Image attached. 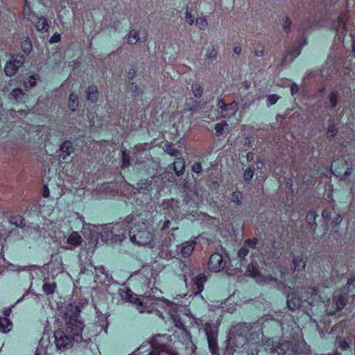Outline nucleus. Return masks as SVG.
<instances>
[{
  "instance_id": "774afa93",
  "label": "nucleus",
  "mask_w": 355,
  "mask_h": 355,
  "mask_svg": "<svg viewBox=\"0 0 355 355\" xmlns=\"http://www.w3.org/2000/svg\"><path fill=\"white\" fill-rule=\"evenodd\" d=\"M322 216L324 219L329 220L331 217V211L329 209H324L322 213Z\"/></svg>"
},
{
  "instance_id": "f8f14e48",
  "label": "nucleus",
  "mask_w": 355,
  "mask_h": 355,
  "mask_svg": "<svg viewBox=\"0 0 355 355\" xmlns=\"http://www.w3.org/2000/svg\"><path fill=\"white\" fill-rule=\"evenodd\" d=\"M146 40L147 32L146 31L141 32L136 29H132L128 35L127 43L130 45H134L137 42H144Z\"/></svg>"
},
{
  "instance_id": "f704fd0d",
  "label": "nucleus",
  "mask_w": 355,
  "mask_h": 355,
  "mask_svg": "<svg viewBox=\"0 0 355 355\" xmlns=\"http://www.w3.org/2000/svg\"><path fill=\"white\" fill-rule=\"evenodd\" d=\"M9 221L12 225H15V226L19 227H22L25 226L24 219L21 216H11Z\"/></svg>"
},
{
  "instance_id": "a878e982",
  "label": "nucleus",
  "mask_w": 355,
  "mask_h": 355,
  "mask_svg": "<svg viewBox=\"0 0 355 355\" xmlns=\"http://www.w3.org/2000/svg\"><path fill=\"white\" fill-rule=\"evenodd\" d=\"M338 129L336 128L335 121L333 119H329L328 121V127H327V138L329 139H334L337 135Z\"/></svg>"
},
{
  "instance_id": "5fc2aeb1",
  "label": "nucleus",
  "mask_w": 355,
  "mask_h": 355,
  "mask_svg": "<svg viewBox=\"0 0 355 355\" xmlns=\"http://www.w3.org/2000/svg\"><path fill=\"white\" fill-rule=\"evenodd\" d=\"M254 175V169L251 168L250 167L246 168L243 173V178L245 180L249 181L250 180Z\"/></svg>"
},
{
  "instance_id": "393cba45",
  "label": "nucleus",
  "mask_w": 355,
  "mask_h": 355,
  "mask_svg": "<svg viewBox=\"0 0 355 355\" xmlns=\"http://www.w3.org/2000/svg\"><path fill=\"white\" fill-rule=\"evenodd\" d=\"M98 97V92L96 86L91 85L87 90V98L91 103H95Z\"/></svg>"
},
{
  "instance_id": "6e6d98bb",
  "label": "nucleus",
  "mask_w": 355,
  "mask_h": 355,
  "mask_svg": "<svg viewBox=\"0 0 355 355\" xmlns=\"http://www.w3.org/2000/svg\"><path fill=\"white\" fill-rule=\"evenodd\" d=\"M24 15L29 19L30 17H32V15L33 14H35L34 12H32L31 11V8H30V6L29 5H28V1L27 0H25V2H24Z\"/></svg>"
},
{
  "instance_id": "13d9d810",
  "label": "nucleus",
  "mask_w": 355,
  "mask_h": 355,
  "mask_svg": "<svg viewBox=\"0 0 355 355\" xmlns=\"http://www.w3.org/2000/svg\"><path fill=\"white\" fill-rule=\"evenodd\" d=\"M56 285L55 283L53 284H47L46 283V295H49L50 294H53Z\"/></svg>"
},
{
  "instance_id": "412c9836",
  "label": "nucleus",
  "mask_w": 355,
  "mask_h": 355,
  "mask_svg": "<svg viewBox=\"0 0 355 355\" xmlns=\"http://www.w3.org/2000/svg\"><path fill=\"white\" fill-rule=\"evenodd\" d=\"M306 44H307V40L306 38H303V42L300 44L299 46L293 47L288 52V56H291V60L293 61L294 59H295L301 53L302 49L303 46H304Z\"/></svg>"
},
{
  "instance_id": "a18cd8bd",
  "label": "nucleus",
  "mask_w": 355,
  "mask_h": 355,
  "mask_svg": "<svg viewBox=\"0 0 355 355\" xmlns=\"http://www.w3.org/2000/svg\"><path fill=\"white\" fill-rule=\"evenodd\" d=\"M122 161H123V164H122L123 168H126L130 166V155H128V153H126L125 150H123L122 152Z\"/></svg>"
},
{
  "instance_id": "09e8293b",
  "label": "nucleus",
  "mask_w": 355,
  "mask_h": 355,
  "mask_svg": "<svg viewBox=\"0 0 355 355\" xmlns=\"http://www.w3.org/2000/svg\"><path fill=\"white\" fill-rule=\"evenodd\" d=\"M36 80L37 78L35 76H31L24 81V85L26 87L32 88L36 85Z\"/></svg>"
},
{
  "instance_id": "ea45409f",
  "label": "nucleus",
  "mask_w": 355,
  "mask_h": 355,
  "mask_svg": "<svg viewBox=\"0 0 355 355\" xmlns=\"http://www.w3.org/2000/svg\"><path fill=\"white\" fill-rule=\"evenodd\" d=\"M130 91L132 93V96L135 98H139L143 94V89L135 83H132L130 86Z\"/></svg>"
},
{
  "instance_id": "5701e85b",
  "label": "nucleus",
  "mask_w": 355,
  "mask_h": 355,
  "mask_svg": "<svg viewBox=\"0 0 355 355\" xmlns=\"http://www.w3.org/2000/svg\"><path fill=\"white\" fill-rule=\"evenodd\" d=\"M29 21L35 24L37 31L42 33V31L44 29V18L42 16L39 17L36 14H33L29 18Z\"/></svg>"
},
{
  "instance_id": "e2e57ef3",
  "label": "nucleus",
  "mask_w": 355,
  "mask_h": 355,
  "mask_svg": "<svg viewBox=\"0 0 355 355\" xmlns=\"http://www.w3.org/2000/svg\"><path fill=\"white\" fill-rule=\"evenodd\" d=\"M343 219V217L341 214H338L337 216L332 220V225L334 226H337L340 224Z\"/></svg>"
},
{
  "instance_id": "1a4fd4ad",
  "label": "nucleus",
  "mask_w": 355,
  "mask_h": 355,
  "mask_svg": "<svg viewBox=\"0 0 355 355\" xmlns=\"http://www.w3.org/2000/svg\"><path fill=\"white\" fill-rule=\"evenodd\" d=\"M347 297L345 294H338L329 300L326 304V312L328 315H332L340 311L346 305Z\"/></svg>"
},
{
  "instance_id": "f3484780",
  "label": "nucleus",
  "mask_w": 355,
  "mask_h": 355,
  "mask_svg": "<svg viewBox=\"0 0 355 355\" xmlns=\"http://www.w3.org/2000/svg\"><path fill=\"white\" fill-rule=\"evenodd\" d=\"M318 217V213L313 209H311L307 212L306 216V221L307 225L309 227V232H311L312 234L315 233L316 227L318 226L317 223L315 221Z\"/></svg>"
},
{
  "instance_id": "8fccbe9b",
  "label": "nucleus",
  "mask_w": 355,
  "mask_h": 355,
  "mask_svg": "<svg viewBox=\"0 0 355 355\" xmlns=\"http://www.w3.org/2000/svg\"><path fill=\"white\" fill-rule=\"evenodd\" d=\"M279 98L280 97L277 94L269 95L266 98L267 105L269 107L275 105L277 103V101L279 99Z\"/></svg>"
},
{
  "instance_id": "20e7f679",
  "label": "nucleus",
  "mask_w": 355,
  "mask_h": 355,
  "mask_svg": "<svg viewBox=\"0 0 355 355\" xmlns=\"http://www.w3.org/2000/svg\"><path fill=\"white\" fill-rule=\"evenodd\" d=\"M169 337L167 334L153 336L148 342L142 343L135 355H180L178 352L171 351Z\"/></svg>"
},
{
  "instance_id": "2f4dec72",
  "label": "nucleus",
  "mask_w": 355,
  "mask_h": 355,
  "mask_svg": "<svg viewBox=\"0 0 355 355\" xmlns=\"http://www.w3.org/2000/svg\"><path fill=\"white\" fill-rule=\"evenodd\" d=\"M164 150L165 152L171 155V156H174V157H178L179 155H180L181 154V152L180 150L175 148L174 146H173V144H166L164 145Z\"/></svg>"
},
{
  "instance_id": "c03bdc74",
  "label": "nucleus",
  "mask_w": 355,
  "mask_h": 355,
  "mask_svg": "<svg viewBox=\"0 0 355 355\" xmlns=\"http://www.w3.org/2000/svg\"><path fill=\"white\" fill-rule=\"evenodd\" d=\"M243 196L239 191H234L232 194L231 200L232 202L236 203L238 206L241 205V199Z\"/></svg>"
},
{
  "instance_id": "c756f323",
  "label": "nucleus",
  "mask_w": 355,
  "mask_h": 355,
  "mask_svg": "<svg viewBox=\"0 0 355 355\" xmlns=\"http://www.w3.org/2000/svg\"><path fill=\"white\" fill-rule=\"evenodd\" d=\"M12 327V322L6 318L0 317V331L6 333L10 331Z\"/></svg>"
},
{
  "instance_id": "f03ea898",
  "label": "nucleus",
  "mask_w": 355,
  "mask_h": 355,
  "mask_svg": "<svg viewBox=\"0 0 355 355\" xmlns=\"http://www.w3.org/2000/svg\"><path fill=\"white\" fill-rule=\"evenodd\" d=\"M128 224V236L130 241L138 245L150 244L153 234L149 229V223L142 214H131L125 218Z\"/></svg>"
},
{
  "instance_id": "aec40b11",
  "label": "nucleus",
  "mask_w": 355,
  "mask_h": 355,
  "mask_svg": "<svg viewBox=\"0 0 355 355\" xmlns=\"http://www.w3.org/2000/svg\"><path fill=\"white\" fill-rule=\"evenodd\" d=\"M94 269L96 271L95 281L99 282L100 283H104L105 280L108 281V275L105 271V268L103 266H94Z\"/></svg>"
},
{
  "instance_id": "2eb2a0df",
  "label": "nucleus",
  "mask_w": 355,
  "mask_h": 355,
  "mask_svg": "<svg viewBox=\"0 0 355 355\" xmlns=\"http://www.w3.org/2000/svg\"><path fill=\"white\" fill-rule=\"evenodd\" d=\"M332 26L337 33V36L340 39L343 36H345L347 32V28L345 26V17L343 15H340L335 21Z\"/></svg>"
},
{
  "instance_id": "a19ab883",
  "label": "nucleus",
  "mask_w": 355,
  "mask_h": 355,
  "mask_svg": "<svg viewBox=\"0 0 355 355\" xmlns=\"http://www.w3.org/2000/svg\"><path fill=\"white\" fill-rule=\"evenodd\" d=\"M228 126L226 121H223L221 123H218L215 125L216 134L217 136H220L224 132V128Z\"/></svg>"
},
{
  "instance_id": "052dcab7",
  "label": "nucleus",
  "mask_w": 355,
  "mask_h": 355,
  "mask_svg": "<svg viewBox=\"0 0 355 355\" xmlns=\"http://www.w3.org/2000/svg\"><path fill=\"white\" fill-rule=\"evenodd\" d=\"M90 268H94V266L92 264V263H89L87 264V266H83L80 268V273L81 274H87L89 272H91L93 274V272L90 269Z\"/></svg>"
},
{
  "instance_id": "e433bc0d",
  "label": "nucleus",
  "mask_w": 355,
  "mask_h": 355,
  "mask_svg": "<svg viewBox=\"0 0 355 355\" xmlns=\"http://www.w3.org/2000/svg\"><path fill=\"white\" fill-rule=\"evenodd\" d=\"M196 26L201 31H205L208 26V21L205 17H198L196 20Z\"/></svg>"
},
{
  "instance_id": "f257e3e1",
  "label": "nucleus",
  "mask_w": 355,
  "mask_h": 355,
  "mask_svg": "<svg viewBox=\"0 0 355 355\" xmlns=\"http://www.w3.org/2000/svg\"><path fill=\"white\" fill-rule=\"evenodd\" d=\"M83 306L78 303H71L64 309V318L66 324V331H55L53 337L49 338V342L53 340L58 350L69 349L73 343L87 342L83 338L82 331L85 327L80 313Z\"/></svg>"
},
{
  "instance_id": "bf43d9fd",
  "label": "nucleus",
  "mask_w": 355,
  "mask_h": 355,
  "mask_svg": "<svg viewBox=\"0 0 355 355\" xmlns=\"http://www.w3.org/2000/svg\"><path fill=\"white\" fill-rule=\"evenodd\" d=\"M265 282L267 283L272 284L275 286H277L280 282L277 278L272 277L271 275H268L265 278Z\"/></svg>"
},
{
  "instance_id": "680f3d73",
  "label": "nucleus",
  "mask_w": 355,
  "mask_h": 355,
  "mask_svg": "<svg viewBox=\"0 0 355 355\" xmlns=\"http://www.w3.org/2000/svg\"><path fill=\"white\" fill-rule=\"evenodd\" d=\"M306 293L311 297L316 296L318 295V289L315 287H309Z\"/></svg>"
},
{
  "instance_id": "3c124183",
  "label": "nucleus",
  "mask_w": 355,
  "mask_h": 355,
  "mask_svg": "<svg viewBox=\"0 0 355 355\" xmlns=\"http://www.w3.org/2000/svg\"><path fill=\"white\" fill-rule=\"evenodd\" d=\"M292 25V21H291L288 17H285L283 20V28L286 33H288L291 31V27Z\"/></svg>"
},
{
  "instance_id": "6ab92c4d",
  "label": "nucleus",
  "mask_w": 355,
  "mask_h": 355,
  "mask_svg": "<svg viewBox=\"0 0 355 355\" xmlns=\"http://www.w3.org/2000/svg\"><path fill=\"white\" fill-rule=\"evenodd\" d=\"M277 346V341L272 338H266L263 341L264 350L271 355H275V349Z\"/></svg>"
},
{
  "instance_id": "4468645a",
  "label": "nucleus",
  "mask_w": 355,
  "mask_h": 355,
  "mask_svg": "<svg viewBox=\"0 0 355 355\" xmlns=\"http://www.w3.org/2000/svg\"><path fill=\"white\" fill-rule=\"evenodd\" d=\"M196 242L191 240L183 243L182 245H177V251L183 257H189L193 252Z\"/></svg>"
},
{
  "instance_id": "58836bf2",
  "label": "nucleus",
  "mask_w": 355,
  "mask_h": 355,
  "mask_svg": "<svg viewBox=\"0 0 355 355\" xmlns=\"http://www.w3.org/2000/svg\"><path fill=\"white\" fill-rule=\"evenodd\" d=\"M10 60L13 62V64L19 69L24 63L25 58L23 55L17 54L12 56Z\"/></svg>"
},
{
  "instance_id": "bb28decb",
  "label": "nucleus",
  "mask_w": 355,
  "mask_h": 355,
  "mask_svg": "<svg viewBox=\"0 0 355 355\" xmlns=\"http://www.w3.org/2000/svg\"><path fill=\"white\" fill-rule=\"evenodd\" d=\"M293 268L295 270H302L304 269L306 266V259L295 256L293 259Z\"/></svg>"
},
{
  "instance_id": "dca6fc26",
  "label": "nucleus",
  "mask_w": 355,
  "mask_h": 355,
  "mask_svg": "<svg viewBox=\"0 0 355 355\" xmlns=\"http://www.w3.org/2000/svg\"><path fill=\"white\" fill-rule=\"evenodd\" d=\"M74 150L73 145L70 141L62 142L60 146L59 157L66 159Z\"/></svg>"
},
{
  "instance_id": "49530a36",
  "label": "nucleus",
  "mask_w": 355,
  "mask_h": 355,
  "mask_svg": "<svg viewBox=\"0 0 355 355\" xmlns=\"http://www.w3.org/2000/svg\"><path fill=\"white\" fill-rule=\"evenodd\" d=\"M248 253V249L245 246H243L237 251V256L241 261H243Z\"/></svg>"
},
{
  "instance_id": "72a5a7b5",
  "label": "nucleus",
  "mask_w": 355,
  "mask_h": 355,
  "mask_svg": "<svg viewBox=\"0 0 355 355\" xmlns=\"http://www.w3.org/2000/svg\"><path fill=\"white\" fill-rule=\"evenodd\" d=\"M218 51L216 49L214 46H211L207 49V53L205 55V60H207L209 62H212L216 59Z\"/></svg>"
},
{
  "instance_id": "b1692460",
  "label": "nucleus",
  "mask_w": 355,
  "mask_h": 355,
  "mask_svg": "<svg viewBox=\"0 0 355 355\" xmlns=\"http://www.w3.org/2000/svg\"><path fill=\"white\" fill-rule=\"evenodd\" d=\"M291 347V343L288 341L279 342L275 349L276 355H286Z\"/></svg>"
},
{
  "instance_id": "69168bd1",
  "label": "nucleus",
  "mask_w": 355,
  "mask_h": 355,
  "mask_svg": "<svg viewBox=\"0 0 355 355\" xmlns=\"http://www.w3.org/2000/svg\"><path fill=\"white\" fill-rule=\"evenodd\" d=\"M60 35L58 33H55L49 40V42L51 44H53L58 42L60 40Z\"/></svg>"
},
{
  "instance_id": "864d4df0",
  "label": "nucleus",
  "mask_w": 355,
  "mask_h": 355,
  "mask_svg": "<svg viewBox=\"0 0 355 355\" xmlns=\"http://www.w3.org/2000/svg\"><path fill=\"white\" fill-rule=\"evenodd\" d=\"M258 243V239L257 238H253L252 239H246L244 241V245L246 246H248L252 249L256 248L257 245Z\"/></svg>"
},
{
  "instance_id": "39448f33",
  "label": "nucleus",
  "mask_w": 355,
  "mask_h": 355,
  "mask_svg": "<svg viewBox=\"0 0 355 355\" xmlns=\"http://www.w3.org/2000/svg\"><path fill=\"white\" fill-rule=\"evenodd\" d=\"M125 222L116 223L105 227L102 233V238L112 243L121 242L126 238L127 231H129L128 224Z\"/></svg>"
},
{
  "instance_id": "0eeeda50",
  "label": "nucleus",
  "mask_w": 355,
  "mask_h": 355,
  "mask_svg": "<svg viewBox=\"0 0 355 355\" xmlns=\"http://www.w3.org/2000/svg\"><path fill=\"white\" fill-rule=\"evenodd\" d=\"M251 329L250 324L238 323L231 329L228 339L234 341L237 347H243L248 343V336Z\"/></svg>"
},
{
  "instance_id": "6e6552de",
  "label": "nucleus",
  "mask_w": 355,
  "mask_h": 355,
  "mask_svg": "<svg viewBox=\"0 0 355 355\" xmlns=\"http://www.w3.org/2000/svg\"><path fill=\"white\" fill-rule=\"evenodd\" d=\"M119 295L123 300L135 304L137 310L141 313H152L153 311L154 307L147 305L148 301L146 302L141 301L137 295L128 288H120L119 290Z\"/></svg>"
},
{
  "instance_id": "9d476101",
  "label": "nucleus",
  "mask_w": 355,
  "mask_h": 355,
  "mask_svg": "<svg viewBox=\"0 0 355 355\" xmlns=\"http://www.w3.org/2000/svg\"><path fill=\"white\" fill-rule=\"evenodd\" d=\"M239 109V104L236 101L225 103L222 98L218 99V110L223 118H230L234 116Z\"/></svg>"
},
{
  "instance_id": "0e129e2a",
  "label": "nucleus",
  "mask_w": 355,
  "mask_h": 355,
  "mask_svg": "<svg viewBox=\"0 0 355 355\" xmlns=\"http://www.w3.org/2000/svg\"><path fill=\"white\" fill-rule=\"evenodd\" d=\"M202 170V166L200 162H196L192 166V171L194 173H200Z\"/></svg>"
},
{
  "instance_id": "c9c22d12",
  "label": "nucleus",
  "mask_w": 355,
  "mask_h": 355,
  "mask_svg": "<svg viewBox=\"0 0 355 355\" xmlns=\"http://www.w3.org/2000/svg\"><path fill=\"white\" fill-rule=\"evenodd\" d=\"M203 87L199 83H193L191 85V92L196 98H200L203 93Z\"/></svg>"
},
{
  "instance_id": "9b49d317",
  "label": "nucleus",
  "mask_w": 355,
  "mask_h": 355,
  "mask_svg": "<svg viewBox=\"0 0 355 355\" xmlns=\"http://www.w3.org/2000/svg\"><path fill=\"white\" fill-rule=\"evenodd\" d=\"M226 262L224 261L221 254L214 252L209 258L208 268L211 272H219L225 268Z\"/></svg>"
},
{
  "instance_id": "473e14b6",
  "label": "nucleus",
  "mask_w": 355,
  "mask_h": 355,
  "mask_svg": "<svg viewBox=\"0 0 355 355\" xmlns=\"http://www.w3.org/2000/svg\"><path fill=\"white\" fill-rule=\"evenodd\" d=\"M246 273L252 277H257L259 276V269H258V266L257 264H255V263H250L248 264V268H247V270H246Z\"/></svg>"
},
{
  "instance_id": "c85d7f7f",
  "label": "nucleus",
  "mask_w": 355,
  "mask_h": 355,
  "mask_svg": "<svg viewBox=\"0 0 355 355\" xmlns=\"http://www.w3.org/2000/svg\"><path fill=\"white\" fill-rule=\"evenodd\" d=\"M78 105H79V103H78V95L74 92H71L69 97L68 106H69V109L72 112H74L76 110V108L78 107Z\"/></svg>"
},
{
  "instance_id": "603ef678",
  "label": "nucleus",
  "mask_w": 355,
  "mask_h": 355,
  "mask_svg": "<svg viewBox=\"0 0 355 355\" xmlns=\"http://www.w3.org/2000/svg\"><path fill=\"white\" fill-rule=\"evenodd\" d=\"M185 21L190 25H193L194 23V17L191 13V11L187 8L185 12Z\"/></svg>"
},
{
  "instance_id": "79ce46f5",
  "label": "nucleus",
  "mask_w": 355,
  "mask_h": 355,
  "mask_svg": "<svg viewBox=\"0 0 355 355\" xmlns=\"http://www.w3.org/2000/svg\"><path fill=\"white\" fill-rule=\"evenodd\" d=\"M346 289L348 293L354 295V291L355 290V275L352 276L346 284Z\"/></svg>"
},
{
  "instance_id": "4c0bfd02",
  "label": "nucleus",
  "mask_w": 355,
  "mask_h": 355,
  "mask_svg": "<svg viewBox=\"0 0 355 355\" xmlns=\"http://www.w3.org/2000/svg\"><path fill=\"white\" fill-rule=\"evenodd\" d=\"M152 185V181L150 180H141L137 184V189L139 190L147 191Z\"/></svg>"
},
{
  "instance_id": "4d7b16f0",
  "label": "nucleus",
  "mask_w": 355,
  "mask_h": 355,
  "mask_svg": "<svg viewBox=\"0 0 355 355\" xmlns=\"http://www.w3.org/2000/svg\"><path fill=\"white\" fill-rule=\"evenodd\" d=\"M263 51H264V46L259 43L257 45L255 50H254V55L257 57H261L263 55Z\"/></svg>"
},
{
  "instance_id": "4be33fe9",
  "label": "nucleus",
  "mask_w": 355,
  "mask_h": 355,
  "mask_svg": "<svg viewBox=\"0 0 355 355\" xmlns=\"http://www.w3.org/2000/svg\"><path fill=\"white\" fill-rule=\"evenodd\" d=\"M173 170L177 175L180 177L183 175L184 172L185 163L184 159L181 157H177L175 162H173Z\"/></svg>"
},
{
  "instance_id": "7c9ffc66",
  "label": "nucleus",
  "mask_w": 355,
  "mask_h": 355,
  "mask_svg": "<svg viewBox=\"0 0 355 355\" xmlns=\"http://www.w3.org/2000/svg\"><path fill=\"white\" fill-rule=\"evenodd\" d=\"M18 70V68L13 64V62L9 60L6 62L4 71L6 74L8 76H12L15 75Z\"/></svg>"
},
{
  "instance_id": "338daca9",
  "label": "nucleus",
  "mask_w": 355,
  "mask_h": 355,
  "mask_svg": "<svg viewBox=\"0 0 355 355\" xmlns=\"http://www.w3.org/2000/svg\"><path fill=\"white\" fill-rule=\"evenodd\" d=\"M187 110L189 112H196L200 110V105L198 104H195L193 105L189 106L188 105Z\"/></svg>"
},
{
  "instance_id": "cd10ccee",
  "label": "nucleus",
  "mask_w": 355,
  "mask_h": 355,
  "mask_svg": "<svg viewBox=\"0 0 355 355\" xmlns=\"http://www.w3.org/2000/svg\"><path fill=\"white\" fill-rule=\"evenodd\" d=\"M82 242V237L76 232H73L67 239V243L73 246L79 245Z\"/></svg>"
},
{
  "instance_id": "7ed1b4c3",
  "label": "nucleus",
  "mask_w": 355,
  "mask_h": 355,
  "mask_svg": "<svg viewBox=\"0 0 355 355\" xmlns=\"http://www.w3.org/2000/svg\"><path fill=\"white\" fill-rule=\"evenodd\" d=\"M196 324L199 327V329L202 330L206 335L208 348L211 354L220 355L218 345V326L213 322L203 323L202 320L197 321ZM241 348H242V347H237V344L234 343V341L227 338L226 340V346L223 352V355H234L236 350Z\"/></svg>"
},
{
  "instance_id": "37998d69",
  "label": "nucleus",
  "mask_w": 355,
  "mask_h": 355,
  "mask_svg": "<svg viewBox=\"0 0 355 355\" xmlns=\"http://www.w3.org/2000/svg\"><path fill=\"white\" fill-rule=\"evenodd\" d=\"M21 50L25 53H29L32 51V44L28 38L21 42Z\"/></svg>"
},
{
  "instance_id": "423d86ee",
  "label": "nucleus",
  "mask_w": 355,
  "mask_h": 355,
  "mask_svg": "<svg viewBox=\"0 0 355 355\" xmlns=\"http://www.w3.org/2000/svg\"><path fill=\"white\" fill-rule=\"evenodd\" d=\"M313 301H310L309 297L303 299L300 296L298 291L293 290L287 293L286 305L288 309L295 311L301 309L306 313H309Z\"/></svg>"
},
{
  "instance_id": "ddd939ff",
  "label": "nucleus",
  "mask_w": 355,
  "mask_h": 355,
  "mask_svg": "<svg viewBox=\"0 0 355 355\" xmlns=\"http://www.w3.org/2000/svg\"><path fill=\"white\" fill-rule=\"evenodd\" d=\"M346 272V268L340 264V263H335L333 266L332 268V273L331 275V277L329 280H325L323 282V286L326 288H329L331 286L335 281L334 276L336 275L337 277H342L344 275V274Z\"/></svg>"
},
{
  "instance_id": "a211bd4d",
  "label": "nucleus",
  "mask_w": 355,
  "mask_h": 355,
  "mask_svg": "<svg viewBox=\"0 0 355 355\" xmlns=\"http://www.w3.org/2000/svg\"><path fill=\"white\" fill-rule=\"evenodd\" d=\"M10 98L17 103H24L26 100L27 95L20 88L14 89L10 94Z\"/></svg>"
},
{
  "instance_id": "de8ad7c7",
  "label": "nucleus",
  "mask_w": 355,
  "mask_h": 355,
  "mask_svg": "<svg viewBox=\"0 0 355 355\" xmlns=\"http://www.w3.org/2000/svg\"><path fill=\"white\" fill-rule=\"evenodd\" d=\"M338 92H333L330 94L329 102L332 107H335L338 103Z\"/></svg>"
}]
</instances>
